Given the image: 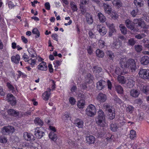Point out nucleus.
Here are the masks:
<instances>
[{
  "label": "nucleus",
  "mask_w": 149,
  "mask_h": 149,
  "mask_svg": "<svg viewBox=\"0 0 149 149\" xmlns=\"http://www.w3.org/2000/svg\"><path fill=\"white\" fill-rule=\"evenodd\" d=\"M120 63L122 68H126L130 69L132 71H135L136 69V62L132 59H130L127 60L125 58H121Z\"/></svg>",
  "instance_id": "nucleus-1"
},
{
  "label": "nucleus",
  "mask_w": 149,
  "mask_h": 149,
  "mask_svg": "<svg viewBox=\"0 0 149 149\" xmlns=\"http://www.w3.org/2000/svg\"><path fill=\"white\" fill-rule=\"evenodd\" d=\"M98 116L95 119L96 123L98 125L101 127L107 125L105 122V116L104 112L102 110H100L97 113Z\"/></svg>",
  "instance_id": "nucleus-2"
},
{
  "label": "nucleus",
  "mask_w": 149,
  "mask_h": 149,
  "mask_svg": "<svg viewBox=\"0 0 149 149\" xmlns=\"http://www.w3.org/2000/svg\"><path fill=\"white\" fill-rule=\"evenodd\" d=\"M96 110L95 107L91 104L88 107L86 110V114L91 117L94 116L96 113Z\"/></svg>",
  "instance_id": "nucleus-3"
},
{
  "label": "nucleus",
  "mask_w": 149,
  "mask_h": 149,
  "mask_svg": "<svg viewBox=\"0 0 149 149\" xmlns=\"http://www.w3.org/2000/svg\"><path fill=\"white\" fill-rule=\"evenodd\" d=\"M14 127L12 126H5L1 129L2 133L4 135H8L15 132Z\"/></svg>",
  "instance_id": "nucleus-4"
},
{
  "label": "nucleus",
  "mask_w": 149,
  "mask_h": 149,
  "mask_svg": "<svg viewBox=\"0 0 149 149\" xmlns=\"http://www.w3.org/2000/svg\"><path fill=\"white\" fill-rule=\"evenodd\" d=\"M139 76L140 77L145 79H149V70L141 69L139 72Z\"/></svg>",
  "instance_id": "nucleus-5"
},
{
  "label": "nucleus",
  "mask_w": 149,
  "mask_h": 149,
  "mask_svg": "<svg viewBox=\"0 0 149 149\" xmlns=\"http://www.w3.org/2000/svg\"><path fill=\"white\" fill-rule=\"evenodd\" d=\"M41 129H42V127H37L35 129L34 135L38 138L40 139L45 135L44 132Z\"/></svg>",
  "instance_id": "nucleus-6"
},
{
  "label": "nucleus",
  "mask_w": 149,
  "mask_h": 149,
  "mask_svg": "<svg viewBox=\"0 0 149 149\" xmlns=\"http://www.w3.org/2000/svg\"><path fill=\"white\" fill-rule=\"evenodd\" d=\"M106 24L109 29V36L110 37H111L113 33L116 32L115 26L113 23H111L108 22H106Z\"/></svg>",
  "instance_id": "nucleus-7"
},
{
  "label": "nucleus",
  "mask_w": 149,
  "mask_h": 149,
  "mask_svg": "<svg viewBox=\"0 0 149 149\" xmlns=\"http://www.w3.org/2000/svg\"><path fill=\"white\" fill-rule=\"evenodd\" d=\"M7 100L12 106L15 105L16 104V101L15 97L12 94H8L7 95Z\"/></svg>",
  "instance_id": "nucleus-8"
},
{
  "label": "nucleus",
  "mask_w": 149,
  "mask_h": 149,
  "mask_svg": "<svg viewBox=\"0 0 149 149\" xmlns=\"http://www.w3.org/2000/svg\"><path fill=\"white\" fill-rule=\"evenodd\" d=\"M134 24H138L137 26L141 27V28H147L146 26V24L140 18L135 19L133 21Z\"/></svg>",
  "instance_id": "nucleus-9"
},
{
  "label": "nucleus",
  "mask_w": 149,
  "mask_h": 149,
  "mask_svg": "<svg viewBox=\"0 0 149 149\" xmlns=\"http://www.w3.org/2000/svg\"><path fill=\"white\" fill-rule=\"evenodd\" d=\"M97 29L102 36L105 35L107 32L105 27L101 25H98L97 26Z\"/></svg>",
  "instance_id": "nucleus-10"
},
{
  "label": "nucleus",
  "mask_w": 149,
  "mask_h": 149,
  "mask_svg": "<svg viewBox=\"0 0 149 149\" xmlns=\"http://www.w3.org/2000/svg\"><path fill=\"white\" fill-rule=\"evenodd\" d=\"M24 137L25 140L27 141H32L35 140V138L32 134L27 132L24 133Z\"/></svg>",
  "instance_id": "nucleus-11"
},
{
  "label": "nucleus",
  "mask_w": 149,
  "mask_h": 149,
  "mask_svg": "<svg viewBox=\"0 0 149 149\" xmlns=\"http://www.w3.org/2000/svg\"><path fill=\"white\" fill-rule=\"evenodd\" d=\"M51 91V89L49 88H48L47 91L43 93L42 98L43 100L47 101L49 100L50 95Z\"/></svg>",
  "instance_id": "nucleus-12"
},
{
  "label": "nucleus",
  "mask_w": 149,
  "mask_h": 149,
  "mask_svg": "<svg viewBox=\"0 0 149 149\" xmlns=\"http://www.w3.org/2000/svg\"><path fill=\"white\" fill-rule=\"evenodd\" d=\"M86 139V143L89 144L94 143L95 140V138L92 135H87Z\"/></svg>",
  "instance_id": "nucleus-13"
},
{
  "label": "nucleus",
  "mask_w": 149,
  "mask_h": 149,
  "mask_svg": "<svg viewBox=\"0 0 149 149\" xmlns=\"http://www.w3.org/2000/svg\"><path fill=\"white\" fill-rule=\"evenodd\" d=\"M97 100L100 102H104L107 99V97L106 95L102 93H99L96 97Z\"/></svg>",
  "instance_id": "nucleus-14"
},
{
  "label": "nucleus",
  "mask_w": 149,
  "mask_h": 149,
  "mask_svg": "<svg viewBox=\"0 0 149 149\" xmlns=\"http://www.w3.org/2000/svg\"><path fill=\"white\" fill-rule=\"evenodd\" d=\"M103 6L105 13L109 14L111 13L112 9L109 4L107 3H103Z\"/></svg>",
  "instance_id": "nucleus-15"
},
{
  "label": "nucleus",
  "mask_w": 149,
  "mask_h": 149,
  "mask_svg": "<svg viewBox=\"0 0 149 149\" xmlns=\"http://www.w3.org/2000/svg\"><path fill=\"white\" fill-rule=\"evenodd\" d=\"M134 24L129 19L126 20L125 24L126 26L129 29L131 30H133L134 28Z\"/></svg>",
  "instance_id": "nucleus-16"
},
{
  "label": "nucleus",
  "mask_w": 149,
  "mask_h": 149,
  "mask_svg": "<svg viewBox=\"0 0 149 149\" xmlns=\"http://www.w3.org/2000/svg\"><path fill=\"white\" fill-rule=\"evenodd\" d=\"M106 82L103 80H100L97 84V87L99 90H100L104 88L106 86Z\"/></svg>",
  "instance_id": "nucleus-17"
},
{
  "label": "nucleus",
  "mask_w": 149,
  "mask_h": 149,
  "mask_svg": "<svg viewBox=\"0 0 149 149\" xmlns=\"http://www.w3.org/2000/svg\"><path fill=\"white\" fill-rule=\"evenodd\" d=\"M74 124L76 126L78 127L79 128H82L84 126L83 120L78 118L75 120Z\"/></svg>",
  "instance_id": "nucleus-18"
},
{
  "label": "nucleus",
  "mask_w": 149,
  "mask_h": 149,
  "mask_svg": "<svg viewBox=\"0 0 149 149\" xmlns=\"http://www.w3.org/2000/svg\"><path fill=\"white\" fill-rule=\"evenodd\" d=\"M140 62L142 64L147 65L149 63V57L147 56H143L141 58Z\"/></svg>",
  "instance_id": "nucleus-19"
},
{
  "label": "nucleus",
  "mask_w": 149,
  "mask_h": 149,
  "mask_svg": "<svg viewBox=\"0 0 149 149\" xmlns=\"http://www.w3.org/2000/svg\"><path fill=\"white\" fill-rule=\"evenodd\" d=\"M130 94L131 96L134 97H137L139 94L138 91L136 89H133L130 91Z\"/></svg>",
  "instance_id": "nucleus-20"
},
{
  "label": "nucleus",
  "mask_w": 149,
  "mask_h": 149,
  "mask_svg": "<svg viewBox=\"0 0 149 149\" xmlns=\"http://www.w3.org/2000/svg\"><path fill=\"white\" fill-rule=\"evenodd\" d=\"M38 69L42 71H46L47 69L46 63L45 62L41 63L38 66Z\"/></svg>",
  "instance_id": "nucleus-21"
},
{
  "label": "nucleus",
  "mask_w": 149,
  "mask_h": 149,
  "mask_svg": "<svg viewBox=\"0 0 149 149\" xmlns=\"http://www.w3.org/2000/svg\"><path fill=\"white\" fill-rule=\"evenodd\" d=\"M20 60V56L18 54H17L15 56H13L11 57V61L16 64L19 63Z\"/></svg>",
  "instance_id": "nucleus-22"
},
{
  "label": "nucleus",
  "mask_w": 149,
  "mask_h": 149,
  "mask_svg": "<svg viewBox=\"0 0 149 149\" xmlns=\"http://www.w3.org/2000/svg\"><path fill=\"white\" fill-rule=\"evenodd\" d=\"M86 20L87 23L89 24H92L93 22L92 17L90 14L86 13Z\"/></svg>",
  "instance_id": "nucleus-23"
},
{
  "label": "nucleus",
  "mask_w": 149,
  "mask_h": 149,
  "mask_svg": "<svg viewBox=\"0 0 149 149\" xmlns=\"http://www.w3.org/2000/svg\"><path fill=\"white\" fill-rule=\"evenodd\" d=\"M8 112L9 115L15 117L18 116L19 114V113L18 112L12 109H9Z\"/></svg>",
  "instance_id": "nucleus-24"
},
{
  "label": "nucleus",
  "mask_w": 149,
  "mask_h": 149,
  "mask_svg": "<svg viewBox=\"0 0 149 149\" xmlns=\"http://www.w3.org/2000/svg\"><path fill=\"white\" fill-rule=\"evenodd\" d=\"M85 103L84 100H81L77 102V106L79 109H83L85 105Z\"/></svg>",
  "instance_id": "nucleus-25"
},
{
  "label": "nucleus",
  "mask_w": 149,
  "mask_h": 149,
  "mask_svg": "<svg viewBox=\"0 0 149 149\" xmlns=\"http://www.w3.org/2000/svg\"><path fill=\"white\" fill-rule=\"evenodd\" d=\"M103 107L106 110L108 111L109 113L111 112L113 110V108L112 106L107 103H104L103 105Z\"/></svg>",
  "instance_id": "nucleus-26"
},
{
  "label": "nucleus",
  "mask_w": 149,
  "mask_h": 149,
  "mask_svg": "<svg viewBox=\"0 0 149 149\" xmlns=\"http://www.w3.org/2000/svg\"><path fill=\"white\" fill-rule=\"evenodd\" d=\"M120 29L122 33L125 35L127 33V31L126 28L123 24H120L119 25Z\"/></svg>",
  "instance_id": "nucleus-27"
},
{
  "label": "nucleus",
  "mask_w": 149,
  "mask_h": 149,
  "mask_svg": "<svg viewBox=\"0 0 149 149\" xmlns=\"http://www.w3.org/2000/svg\"><path fill=\"white\" fill-rule=\"evenodd\" d=\"M100 21L102 22H104L106 20V18L104 15L101 13H99L97 15Z\"/></svg>",
  "instance_id": "nucleus-28"
},
{
  "label": "nucleus",
  "mask_w": 149,
  "mask_h": 149,
  "mask_svg": "<svg viewBox=\"0 0 149 149\" xmlns=\"http://www.w3.org/2000/svg\"><path fill=\"white\" fill-rule=\"evenodd\" d=\"M49 136L50 139L53 141H55L57 139V135L54 132H51L49 134Z\"/></svg>",
  "instance_id": "nucleus-29"
},
{
  "label": "nucleus",
  "mask_w": 149,
  "mask_h": 149,
  "mask_svg": "<svg viewBox=\"0 0 149 149\" xmlns=\"http://www.w3.org/2000/svg\"><path fill=\"white\" fill-rule=\"evenodd\" d=\"M96 56L100 58H103L104 55V52L99 49H97L96 51Z\"/></svg>",
  "instance_id": "nucleus-30"
},
{
  "label": "nucleus",
  "mask_w": 149,
  "mask_h": 149,
  "mask_svg": "<svg viewBox=\"0 0 149 149\" xmlns=\"http://www.w3.org/2000/svg\"><path fill=\"white\" fill-rule=\"evenodd\" d=\"M119 126L118 124L112 123L110 125L111 129L112 131L115 132L117 130Z\"/></svg>",
  "instance_id": "nucleus-31"
},
{
  "label": "nucleus",
  "mask_w": 149,
  "mask_h": 149,
  "mask_svg": "<svg viewBox=\"0 0 149 149\" xmlns=\"http://www.w3.org/2000/svg\"><path fill=\"white\" fill-rule=\"evenodd\" d=\"M102 70L101 68L97 66H93V72L95 74L99 73L102 71Z\"/></svg>",
  "instance_id": "nucleus-32"
},
{
  "label": "nucleus",
  "mask_w": 149,
  "mask_h": 149,
  "mask_svg": "<svg viewBox=\"0 0 149 149\" xmlns=\"http://www.w3.org/2000/svg\"><path fill=\"white\" fill-rule=\"evenodd\" d=\"M93 79V77L90 74H88L86 77V82L88 83H91Z\"/></svg>",
  "instance_id": "nucleus-33"
},
{
  "label": "nucleus",
  "mask_w": 149,
  "mask_h": 149,
  "mask_svg": "<svg viewBox=\"0 0 149 149\" xmlns=\"http://www.w3.org/2000/svg\"><path fill=\"white\" fill-rule=\"evenodd\" d=\"M134 3L136 6L139 7L143 6V1L141 0H134Z\"/></svg>",
  "instance_id": "nucleus-34"
},
{
  "label": "nucleus",
  "mask_w": 149,
  "mask_h": 149,
  "mask_svg": "<svg viewBox=\"0 0 149 149\" xmlns=\"http://www.w3.org/2000/svg\"><path fill=\"white\" fill-rule=\"evenodd\" d=\"M117 79L120 83L124 84L126 83V80L123 76H118Z\"/></svg>",
  "instance_id": "nucleus-35"
},
{
  "label": "nucleus",
  "mask_w": 149,
  "mask_h": 149,
  "mask_svg": "<svg viewBox=\"0 0 149 149\" xmlns=\"http://www.w3.org/2000/svg\"><path fill=\"white\" fill-rule=\"evenodd\" d=\"M115 89L117 93H118L122 94L123 92V89L120 85L116 86H115Z\"/></svg>",
  "instance_id": "nucleus-36"
},
{
  "label": "nucleus",
  "mask_w": 149,
  "mask_h": 149,
  "mask_svg": "<svg viewBox=\"0 0 149 149\" xmlns=\"http://www.w3.org/2000/svg\"><path fill=\"white\" fill-rule=\"evenodd\" d=\"M106 54L108 57L111 60H113L114 56L113 53L110 51H107L106 52Z\"/></svg>",
  "instance_id": "nucleus-37"
},
{
  "label": "nucleus",
  "mask_w": 149,
  "mask_h": 149,
  "mask_svg": "<svg viewBox=\"0 0 149 149\" xmlns=\"http://www.w3.org/2000/svg\"><path fill=\"white\" fill-rule=\"evenodd\" d=\"M35 123L39 125L42 126L43 124V122L39 118H36L34 120Z\"/></svg>",
  "instance_id": "nucleus-38"
},
{
  "label": "nucleus",
  "mask_w": 149,
  "mask_h": 149,
  "mask_svg": "<svg viewBox=\"0 0 149 149\" xmlns=\"http://www.w3.org/2000/svg\"><path fill=\"white\" fill-rule=\"evenodd\" d=\"M70 6L72 10L74 11H77L78 9L76 3L74 2L70 3Z\"/></svg>",
  "instance_id": "nucleus-39"
},
{
  "label": "nucleus",
  "mask_w": 149,
  "mask_h": 149,
  "mask_svg": "<svg viewBox=\"0 0 149 149\" xmlns=\"http://www.w3.org/2000/svg\"><path fill=\"white\" fill-rule=\"evenodd\" d=\"M142 91L146 94H149V86H143Z\"/></svg>",
  "instance_id": "nucleus-40"
},
{
  "label": "nucleus",
  "mask_w": 149,
  "mask_h": 149,
  "mask_svg": "<svg viewBox=\"0 0 149 149\" xmlns=\"http://www.w3.org/2000/svg\"><path fill=\"white\" fill-rule=\"evenodd\" d=\"M6 85L10 91H11L12 93H14L15 91V88L9 82H7Z\"/></svg>",
  "instance_id": "nucleus-41"
},
{
  "label": "nucleus",
  "mask_w": 149,
  "mask_h": 149,
  "mask_svg": "<svg viewBox=\"0 0 149 149\" xmlns=\"http://www.w3.org/2000/svg\"><path fill=\"white\" fill-rule=\"evenodd\" d=\"M130 138L131 139H133L136 137V132L133 130L130 131Z\"/></svg>",
  "instance_id": "nucleus-42"
},
{
  "label": "nucleus",
  "mask_w": 149,
  "mask_h": 149,
  "mask_svg": "<svg viewBox=\"0 0 149 149\" xmlns=\"http://www.w3.org/2000/svg\"><path fill=\"white\" fill-rule=\"evenodd\" d=\"M134 110V107L131 105H129L126 109V111L130 113H131L133 112Z\"/></svg>",
  "instance_id": "nucleus-43"
},
{
  "label": "nucleus",
  "mask_w": 149,
  "mask_h": 149,
  "mask_svg": "<svg viewBox=\"0 0 149 149\" xmlns=\"http://www.w3.org/2000/svg\"><path fill=\"white\" fill-rule=\"evenodd\" d=\"M146 36V35L144 33H141V34H138L136 35L135 36V37L137 39H141L145 37Z\"/></svg>",
  "instance_id": "nucleus-44"
},
{
  "label": "nucleus",
  "mask_w": 149,
  "mask_h": 149,
  "mask_svg": "<svg viewBox=\"0 0 149 149\" xmlns=\"http://www.w3.org/2000/svg\"><path fill=\"white\" fill-rule=\"evenodd\" d=\"M27 62H28V63L31 65V66L32 67H33L36 63V61L34 59H32V58L28 60Z\"/></svg>",
  "instance_id": "nucleus-45"
},
{
  "label": "nucleus",
  "mask_w": 149,
  "mask_h": 149,
  "mask_svg": "<svg viewBox=\"0 0 149 149\" xmlns=\"http://www.w3.org/2000/svg\"><path fill=\"white\" fill-rule=\"evenodd\" d=\"M139 10L138 9L136 8L133 10L131 13V15L133 17H135L136 15L138 14Z\"/></svg>",
  "instance_id": "nucleus-46"
},
{
  "label": "nucleus",
  "mask_w": 149,
  "mask_h": 149,
  "mask_svg": "<svg viewBox=\"0 0 149 149\" xmlns=\"http://www.w3.org/2000/svg\"><path fill=\"white\" fill-rule=\"evenodd\" d=\"M134 81L131 79L128 81V82L127 83V86L129 88H131L133 87L134 86Z\"/></svg>",
  "instance_id": "nucleus-47"
},
{
  "label": "nucleus",
  "mask_w": 149,
  "mask_h": 149,
  "mask_svg": "<svg viewBox=\"0 0 149 149\" xmlns=\"http://www.w3.org/2000/svg\"><path fill=\"white\" fill-rule=\"evenodd\" d=\"M134 47L136 50L138 52H140L142 50V46L140 45H135Z\"/></svg>",
  "instance_id": "nucleus-48"
},
{
  "label": "nucleus",
  "mask_w": 149,
  "mask_h": 149,
  "mask_svg": "<svg viewBox=\"0 0 149 149\" xmlns=\"http://www.w3.org/2000/svg\"><path fill=\"white\" fill-rule=\"evenodd\" d=\"M114 112V111H113L109 113V118L110 120H113L115 117V114Z\"/></svg>",
  "instance_id": "nucleus-49"
},
{
  "label": "nucleus",
  "mask_w": 149,
  "mask_h": 149,
  "mask_svg": "<svg viewBox=\"0 0 149 149\" xmlns=\"http://www.w3.org/2000/svg\"><path fill=\"white\" fill-rule=\"evenodd\" d=\"M113 45L115 48L118 49L120 47V42L115 41L114 42Z\"/></svg>",
  "instance_id": "nucleus-50"
},
{
  "label": "nucleus",
  "mask_w": 149,
  "mask_h": 149,
  "mask_svg": "<svg viewBox=\"0 0 149 149\" xmlns=\"http://www.w3.org/2000/svg\"><path fill=\"white\" fill-rule=\"evenodd\" d=\"M32 33L34 34H36L38 37H39L40 33L37 29H33L32 31Z\"/></svg>",
  "instance_id": "nucleus-51"
},
{
  "label": "nucleus",
  "mask_w": 149,
  "mask_h": 149,
  "mask_svg": "<svg viewBox=\"0 0 149 149\" xmlns=\"http://www.w3.org/2000/svg\"><path fill=\"white\" fill-rule=\"evenodd\" d=\"M72 21L70 19V17H66V26L70 25L71 24Z\"/></svg>",
  "instance_id": "nucleus-52"
},
{
  "label": "nucleus",
  "mask_w": 149,
  "mask_h": 149,
  "mask_svg": "<svg viewBox=\"0 0 149 149\" xmlns=\"http://www.w3.org/2000/svg\"><path fill=\"white\" fill-rule=\"evenodd\" d=\"M7 142V139L3 136L0 137V142L1 143H6Z\"/></svg>",
  "instance_id": "nucleus-53"
},
{
  "label": "nucleus",
  "mask_w": 149,
  "mask_h": 149,
  "mask_svg": "<svg viewBox=\"0 0 149 149\" xmlns=\"http://www.w3.org/2000/svg\"><path fill=\"white\" fill-rule=\"evenodd\" d=\"M69 101L70 103L72 105H74L76 102L75 99L72 97H70L69 99Z\"/></svg>",
  "instance_id": "nucleus-54"
},
{
  "label": "nucleus",
  "mask_w": 149,
  "mask_h": 149,
  "mask_svg": "<svg viewBox=\"0 0 149 149\" xmlns=\"http://www.w3.org/2000/svg\"><path fill=\"white\" fill-rule=\"evenodd\" d=\"M87 51L88 53L89 54L91 55L93 53V49L90 46H89L87 47Z\"/></svg>",
  "instance_id": "nucleus-55"
},
{
  "label": "nucleus",
  "mask_w": 149,
  "mask_h": 149,
  "mask_svg": "<svg viewBox=\"0 0 149 149\" xmlns=\"http://www.w3.org/2000/svg\"><path fill=\"white\" fill-rule=\"evenodd\" d=\"M118 40L119 41L121 42L122 41L125 40V38L122 35H119L118 36Z\"/></svg>",
  "instance_id": "nucleus-56"
},
{
  "label": "nucleus",
  "mask_w": 149,
  "mask_h": 149,
  "mask_svg": "<svg viewBox=\"0 0 149 149\" xmlns=\"http://www.w3.org/2000/svg\"><path fill=\"white\" fill-rule=\"evenodd\" d=\"M129 44L131 45H133L135 43V41L134 39L132 38L130 39L128 41Z\"/></svg>",
  "instance_id": "nucleus-57"
},
{
  "label": "nucleus",
  "mask_w": 149,
  "mask_h": 149,
  "mask_svg": "<svg viewBox=\"0 0 149 149\" xmlns=\"http://www.w3.org/2000/svg\"><path fill=\"white\" fill-rule=\"evenodd\" d=\"M22 58H23L24 60L26 62H27L28 60L29 57L27 55L24 53L23 56Z\"/></svg>",
  "instance_id": "nucleus-58"
},
{
  "label": "nucleus",
  "mask_w": 149,
  "mask_h": 149,
  "mask_svg": "<svg viewBox=\"0 0 149 149\" xmlns=\"http://www.w3.org/2000/svg\"><path fill=\"white\" fill-rule=\"evenodd\" d=\"M45 6L47 10H49L50 9V6L49 2L45 3Z\"/></svg>",
  "instance_id": "nucleus-59"
},
{
  "label": "nucleus",
  "mask_w": 149,
  "mask_h": 149,
  "mask_svg": "<svg viewBox=\"0 0 149 149\" xmlns=\"http://www.w3.org/2000/svg\"><path fill=\"white\" fill-rule=\"evenodd\" d=\"M78 97L79 98L82 99H85L86 98V95L84 94L81 93H79L78 95Z\"/></svg>",
  "instance_id": "nucleus-60"
},
{
  "label": "nucleus",
  "mask_w": 149,
  "mask_h": 149,
  "mask_svg": "<svg viewBox=\"0 0 149 149\" xmlns=\"http://www.w3.org/2000/svg\"><path fill=\"white\" fill-rule=\"evenodd\" d=\"M111 16L113 19H116L118 17V15L116 12H113Z\"/></svg>",
  "instance_id": "nucleus-61"
},
{
  "label": "nucleus",
  "mask_w": 149,
  "mask_h": 149,
  "mask_svg": "<svg viewBox=\"0 0 149 149\" xmlns=\"http://www.w3.org/2000/svg\"><path fill=\"white\" fill-rule=\"evenodd\" d=\"M88 34L89 35V37L91 38H93L95 37V36L94 34L91 31H89Z\"/></svg>",
  "instance_id": "nucleus-62"
},
{
  "label": "nucleus",
  "mask_w": 149,
  "mask_h": 149,
  "mask_svg": "<svg viewBox=\"0 0 149 149\" xmlns=\"http://www.w3.org/2000/svg\"><path fill=\"white\" fill-rule=\"evenodd\" d=\"M114 100L116 102V103H120L121 102V100L116 96H114Z\"/></svg>",
  "instance_id": "nucleus-63"
},
{
  "label": "nucleus",
  "mask_w": 149,
  "mask_h": 149,
  "mask_svg": "<svg viewBox=\"0 0 149 149\" xmlns=\"http://www.w3.org/2000/svg\"><path fill=\"white\" fill-rule=\"evenodd\" d=\"M143 18L144 20L146 22H148L149 20V18L146 14H144Z\"/></svg>",
  "instance_id": "nucleus-64"
}]
</instances>
